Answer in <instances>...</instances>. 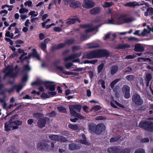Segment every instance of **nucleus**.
<instances>
[{
  "label": "nucleus",
  "mask_w": 153,
  "mask_h": 153,
  "mask_svg": "<svg viewBox=\"0 0 153 153\" xmlns=\"http://www.w3.org/2000/svg\"><path fill=\"white\" fill-rule=\"evenodd\" d=\"M22 124V121L19 120L18 115H14L10 117L8 122H7L4 123V130L6 131H9L11 130H13L18 129L19 126Z\"/></svg>",
  "instance_id": "f257e3e1"
},
{
  "label": "nucleus",
  "mask_w": 153,
  "mask_h": 153,
  "mask_svg": "<svg viewBox=\"0 0 153 153\" xmlns=\"http://www.w3.org/2000/svg\"><path fill=\"white\" fill-rule=\"evenodd\" d=\"M139 126L145 130L153 132V122L149 121L143 120L140 122Z\"/></svg>",
  "instance_id": "f03ea898"
},
{
  "label": "nucleus",
  "mask_w": 153,
  "mask_h": 153,
  "mask_svg": "<svg viewBox=\"0 0 153 153\" xmlns=\"http://www.w3.org/2000/svg\"><path fill=\"white\" fill-rule=\"evenodd\" d=\"M132 100L133 102L137 105H141L143 103V101L140 96L137 93L133 94Z\"/></svg>",
  "instance_id": "7ed1b4c3"
},
{
  "label": "nucleus",
  "mask_w": 153,
  "mask_h": 153,
  "mask_svg": "<svg viewBox=\"0 0 153 153\" xmlns=\"http://www.w3.org/2000/svg\"><path fill=\"white\" fill-rule=\"evenodd\" d=\"M97 51L98 58L108 57L110 56V53L106 49H97Z\"/></svg>",
  "instance_id": "20e7f679"
},
{
  "label": "nucleus",
  "mask_w": 153,
  "mask_h": 153,
  "mask_svg": "<svg viewBox=\"0 0 153 153\" xmlns=\"http://www.w3.org/2000/svg\"><path fill=\"white\" fill-rule=\"evenodd\" d=\"M82 107V105H80L76 104L70 105L69 106L70 113L76 114V111L75 110L77 111L80 112Z\"/></svg>",
  "instance_id": "39448f33"
},
{
  "label": "nucleus",
  "mask_w": 153,
  "mask_h": 153,
  "mask_svg": "<svg viewBox=\"0 0 153 153\" xmlns=\"http://www.w3.org/2000/svg\"><path fill=\"white\" fill-rule=\"evenodd\" d=\"M95 3L93 0H83L82 7L86 9H90L94 6Z\"/></svg>",
  "instance_id": "423d86ee"
},
{
  "label": "nucleus",
  "mask_w": 153,
  "mask_h": 153,
  "mask_svg": "<svg viewBox=\"0 0 153 153\" xmlns=\"http://www.w3.org/2000/svg\"><path fill=\"white\" fill-rule=\"evenodd\" d=\"M79 27L82 28H87L88 29L85 30V32L89 33L92 32L96 30V29L98 27V26H96L95 27H93L92 25L90 24H82L80 25Z\"/></svg>",
  "instance_id": "0eeeda50"
},
{
  "label": "nucleus",
  "mask_w": 153,
  "mask_h": 153,
  "mask_svg": "<svg viewBox=\"0 0 153 153\" xmlns=\"http://www.w3.org/2000/svg\"><path fill=\"white\" fill-rule=\"evenodd\" d=\"M54 82L51 81L44 82L43 85L45 87L46 89H49L51 91H54L55 90V85H52L51 84Z\"/></svg>",
  "instance_id": "6e6552de"
},
{
  "label": "nucleus",
  "mask_w": 153,
  "mask_h": 153,
  "mask_svg": "<svg viewBox=\"0 0 153 153\" xmlns=\"http://www.w3.org/2000/svg\"><path fill=\"white\" fill-rule=\"evenodd\" d=\"M85 57L86 58L89 59L98 58L97 49L88 52L86 55Z\"/></svg>",
  "instance_id": "1a4fd4ad"
},
{
  "label": "nucleus",
  "mask_w": 153,
  "mask_h": 153,
  "mask_svg": "<svg viewBox=\"0 0 153 153\" xmlns=\"http://www.w3.org/2000/svg\"><path fill=\"white\" fill-rule=\"evenodd\" d=\"M105 126L102 123H99L97 125L95 133L97 134H100L103 131H105Z\"/></svg>",
  "instance_id": "9d476101"
},
{
  "label": "nucleus",
  "mask_w": 153,
  "mask_h": 153,
  "mask_svg": "<svg viewBox=\"0 0 153 153\" xmlns=\"http://www.w3.org/2000/svg\"><path fill=\"white\" fill-rule=\"evenodd\" d=\"M122 91L124 93V97L126 99H128L130 97V88L127 85H124L122 88Z\"/></svg>",
  "instance_id": "9b49d317"
},
{
  "label": "nucleus",
  "mask_w": 153,
  "mask_h": 153,
  "mask_svg": "<svg viewBox=\"0 0 153 153\" xmlns=\"http://www.w3.org/2000/svg\"><path fill=\"white\" fill-rule=\"evenodd\" d=\"M22 88L23 86L21 84L18 85H15L10 89H6L5 91L9 93H10L13 92L15 90H16L17 92H19Z\"/></svg>",
  "instance_id": "f8f14e48"
},
{
  "label": "nucleus",
  "mask_w": 153,
  "mask_h": 153,
  "mask_svg": "<svg viewBox=\"0 0 153 153\" xmlns=\"http://www.w3.org/2000/svg\"><path fill=\"white\" fill-rule=\"evenodd\" d=\"M37 146L40 150L44 151L48 149L50 145H48L46 142H41L37 144Z\"/></svg>",
  "instance_id": "ddd939ff"
},
{
  "label": "nucleus",
  "mask_w": 153,
  "mask_h": 153,
  "mask_svg": "<svg viewBox=\"0 0 153 153\" xmlns=\"http://www.w3.org/2000/svg\"><path fill=\"white\" fill-rule=\"evenodd\" d=\"M123 4V6L126 7H132L134 8L135 7L137 6H140L144 5V3H141L139 4L138 3L135 1L127 2L126 4Z\"/></svg>",
  "instance_id": "4468645a"
},
{
  "label": "nucleus",
  "mask_w": 153,
  "mask_h": 153,
  "mask_svg": "<svg viewBox=\"0 0 153 153\" xmlns=\"http://www.w3.org/2000/svg\"><path fill=\"white\" fill-rule=\"evenodd\" d=\"M66 46L64 43H60L58 45H55L51 47V51L53 52L55 50H59L65 47Z\"/></svg>",
  "instance_id": "2eb2a0df"
},
{
  "label": "nucleus",
  "mask_w": 153,
  "mask_h": 153,
  "mask_svg": "<svg viewBox=\"0 0 153 153\" xmlns=\"http://www.w3.org/2000/svg\"><path fill=\"white\" fill-rule=\"evenodd\" d=\"M81 53H76L70 55L69 56L65 58L64 59V60L65 62L72 60L77 57H79L81 55Z\"/></svg>",
  "instance_id": "dca6fc26"
},
{
  "label": "nucleus",
  "mask_w": 153,
  "mask_h": 153,
  "mask_svg": "<svg viewBox=\"0 0 153 153\" xmlns=\"http://www.w3.org/2000/svg\"><path fill=\"white\" fill-rule=\"evenodd\" d=\"M120 149L118 146H113L108 149L107 152L108 153H119Z\"/></svg>",
  "instance_id": "f3484780"
},
{
  "label": "nucleus",
  "mask_w": 153,
  "mask_h": 153,
  "mask_svg": "<svg viewBox=\"0 0 153 153\" xmlns=\"http://www.w3.org/2000/svg\"><path fill=\"white\" fill-rule=\"evenodd\" d=\"M87 48L88 49H91L93 48H96L100 47V45L96 43L91 42L86 44Z\"/></svg>",
  "instance_id": "a211bd4d"
},
{
  "label": "nucleus",
  "mask_w": 153,
  "mask_h": 153,
  "mask_svg": "<svg viewBox=\"0 0 153 153\" xmlns=\"http://www.w3.org/2000/svg\"><path fill=\"white\" fill-rule=\"evenodd\" d=\"M134 50L136 52H143L144 51V47L141 44H136L134 45Z\"/></svg>",
  "instance_id": "6ab92c4d"
},
{
  "label": "nucleus",
  "mask_w": 153,
  "mask_h": 153,
  "mask_svg": "<svg viewBox=\"0 0 153 153\" xmlns=\"http://www.w3.org/2000/svg\"><path fill=\"white\" fill-rule=\"evenodd\" d=\"M82 146L80 144H77L74 143H72L69 145V149L71 150L80 149Z\"/></svg>",
  "instance_id": "aec40b11"
},
{
  "label": "nucleus",
  "mask_w": 153,
  "mask_h": 153,
  "mask_svg": "<svg viewBox=\"0 0 153 153\" xmlns=\"http://www.w3.org/2000/svg\"><path fill=\"white\" fill-rule=\"evenodd\" d=\"M100 8L98 7L91 9L89 11L90 14L93 15L98 14L100 13Z\"/></svg>",
  "instance_id": "412c9836"
},
{
  "label": "nucleus",
  "mask_w": 153,
  "mask_h": 153,
  "mask_svg": "<svg viewBox=\"0 0 153 153\" xmlns=\"http://www.w3.org/2000/svg\"><path fill=\"white\" fill-rule=\"evenodd\" d=\"M46 120L45 118H40L38 120V125L40 128H42L45 126Z\"/></svg>",
  "instance_id": "4be33fe9"
},
{
  "label": "nucleus",
  "mask_w": 153,
  "mask_h": 153,
  "mask_svg": "<svg viewBox=\"0 0 153 153\" xmlns=\"http://www.w3.org/2000/svg\"><path fill=\"white\" fill-rule=\"evenodd\" d=\"M96 127L97 125L94 123H89L88 125V128L90 131V132L95 133Z\"/></svg>",
  "instance_id": "5701e85b"
},
{
  "label": "nucleus",
  "mask_w": 153,
  "mask_h": 153,
  "mask_svg": "<svg viewBox=\"0 0 153 153\" xmlns=\"http://www.w3.org/2000/svg\"><path fill=\"white\" fill-rule=\"evenodd\" d=\"M32 56L34 57H35L38 59H40V57L38 54L37 52L35 49H33V51L32 53L30 54H29L28 56L29 58H30V57Z\"/></svg>",
  "instance_id": "b1692460"
},
{
  "label": "nucleus",
  "mask_w": 153,
  "mask_h": 153,
  "mask_svg": "<svg viewBox=\"0 0 153 153\" xmlns=\"http://www.w3.org/2000/svg\"><path fill=\"white\" fill-rule=\"evenodd\" d=\"M119 67L117 65H113L111 67V74L113 75L117 73L119 70Z\"/></svg>",
  "instance_id": "393cba45"
},
{
  "label": "nucleus",
  "mask_w": 153,
  "mask_h": 153,
  "mask_svg": "<svg viewBox=\"0 0 153 153\" xmlns=\"http://www.w3.org/2000/svg\"><path fill=\"white\" fill-rule=\"evenodd\" d=\"M81 5L80 2L79 1L75 2V0H74V1L70 4L69 6L75 9L80 7Z\"/></svg>",
  "instance_id": "a878e982"
},
{
  "label": "nucleus",
  "mask_w": 153,
  "mask_h": 153,
  "mask_svg": "<svg viewBox=\"0 0 153 153\" xmlns=\"http://www.w3.org/2000/svg\"><path fill=\"white\" fill-rule=\"evenodd\" d=\"M82 137L83 140L80 139L79 140L80 143L82 144L85 145H89L88 143L87 140V138L85 135L83 133H82L81 135Z\"/></svg>",
  "instance_id": "bb28decb"
},
{
  "label": "nucleus",
  "mask_w": 153,
  "mask_h": 153,
  "mask_svg": "<svg viewBox=\"0 0 153 153\" xmlns=\"http://www.w3.org/2000/svg\"><path fill=\"white\" fill-rule=\"evenodd\" d=\"M130 47V45L128 44H120L116 47V48L117 49H125V48H129Z\"/></svg>",
  "instance_id": "cd10ccee"
},
{
  "label": "nucleus",
  "mask_w": 153,
  "mask_h": 153,
  "mask_svg": "<svg viewBox=\"0 0 153 153\" xmlns=\"http://www.w3.org/2000/svg\"><path fill=\"white\" fill-rule=\"evenodd\" d=\"M56 68L62 71L64 74L66 75H72V72L64 71V68L62 66H58Z\"/></svg>",
  "instance_id": "c85d7f7f"
},
{
  "label": "nucleus",
  "mask_w": 153,
  "mask_h": 153,
  "mask_svg": "<svg viewBox=\"0 0 153 153\" xmlns=\"http://www.w3.org/2000/svg\"><path fill=\"white\" fill-rule=\"evenodd\" d=\"M75 40L74 38L70 39H66L65 41V44L68 45H71L74 43Z\"/></svg>",
  "instance_id": "c756f323"
},
{
  "label": "nucleus",
  "mask_w": 153,
  "mask_h": 153,
  "mask_svg": "<svg viewBox=\"0 0 153 153\" xmlns=\"http://www.w3.org/2000/svg\"><path fill=\"white\" fill-rule=\"evenodd\" d=\"M66 20L67 23L68 24L69 26L71 24H74L76 22V20L75 18H69Z\"/></svg>",
  "instance_id": "7c9ffc66"
},
{
  "label": "nucleus",
  "mask_w": 153,
  "mask_h": 153,
  "mask_svg": "<svg viewBox=\"0 0 153 153\" xmlns=\"http://www.w3.org/2000/svg\"><path fill=\"white\" fill-rule=\"evenodd\" d=\"M121 137L120 135H119L116 137H111L110 140V141L111 143H113L118 141L121 138Z\"/></svg>",
  "instance_id": "2f4dec72"
},
{
  "label": "nucleus",
  "mask_w": 153,
  "mask_h": 153,
  "mask_svg": "<svg viewBox=\"0 0 153 153\" xmlns=\"http://www.w3.org/2000/svg\"><path fill=\"white\" fill-rule=\"evenodd\" d=\"M121 80L120 78L116 79L112 81L110 84V87L113 89L114 87V85L116 84L118 82Z\"/></svg>",
  "instance_id": "473e14b6"
},
{
  "label": "nucleus",
  "mask_w": 153,
  "mask_h": 153,
  "mask_svg": "<svg viewBox=\"0 0 153 153\" xmlns=\"http://www.w3.org/2000/svg\"><path fill=\"white\" fill-rule=\"evenodd\" d=\"M68 127L73 130L76 131L78 128V126L76 124L73 125L71 124H69L68 125Z\"/></svg>",
  "instance_id": "72a5a7b5"
},
{
  "label": "nucleus",
  "mask_w": 153,
  "mask_h": 153,
  "mask_svg": "<svg viewBox=\"0 0 153 153\" xmlns=\"http://www.w3.org/2000/svg\"><path fill=\"white\" fill-rule=\"evenodd\" d=\"M39 46L43 51L44 52L46 51L47 45V44L45 43L42 42L41 43Z\"/></svg>",
  "instance_id": "f704fd0d"
},
{
  "label": "nucleus",
  "mask_w": 153,
  "mask_h": 153,
  "mask_svg": "<svg viewBox=\"0 0 153 153\" xmlns=\"http://www.w3.org/2000/svg\"><path fill=\"white\" fill-rule=\"evenodd\" d=\"M104 66L103 63H101L97 67V71L98 74L100 73L102 71Z\"/></svg>",
  "instance_id": "c9c22d12"
},
{
  "label": "nucleus",
  "mask_w": 153,
  "mask_h": 153,
  "mask_svg": "<svg viewBox=\"0 0 153 153\" xmlns=\"http://www.w3.org/2000/svg\"><path fill=\"white\" fill-rule=\"evenodd\" d=\"M70 114L72 116L77 118L78 119H79L80 120H82L84 118V117L82 116L77 112H76V114L70 113Z\"/></svg>",
  "instance_id": "e433bc0d"
},
{
  "label": "nucleus",
  "mask_w": 153,
  "mask_h": 153,
  "mask_svg": "<svg viewBox=\"0 0 153 153\" xmlns=\"http://www.w3.org/2000/svg\"><path fill=\"white\" fill-rule=\"evenodd\" d=\"M57 109L60 112H61L64 113H67V110L66 108L62 106L57 107Z\"/></svg>",
  "instance_id": "4c0bfd02"
},
{
  "label": "nucleus",
  "mask_w": 153,
  "mask_h": 153,
  "mask_svg": "<svg viewBox=\"0 0 153 153\" xmlns=\"http://www.w3.org/2000/svg\"><path fill=\"white\" fill-rule=\"evenodd\" d=\"M49 137L51 140L58 141L59 138V136L56 135L51 134L49 136Z\"/></svg>",
  "instance_id": "58836bf2"
},
{
  "label": "nucleus",
  "mask_w": 153,
  "mask_h": 153,
  "mask_svg": "<svg viewBox=\"0 0 153 153\" xmlns=\"http://www.w3.org/2000/svg\"><path fill=\"white\" fill-rule=\"evenodd\" d=\"M126 78L128 81H132L134 79L135 76L133 75H128L126 77Z\"/></svg>",
  "instance_id": "ea45409f"
},
{
  "label": "nucleus",
  "mask_w": 153,
  "mask_h": 153,
  "mask_svg": "<svg viewBox=\"0 0 153 153\" xmlns=\"http://www.w3.org/2000/svg\"><path fill=\"white\" fill-rule=\"evenodd\" d=\"M43 114L40 113H36L33 114V116L36 118L37 119H39L41 118L42 116H43Z\"/></svg>",
  "instance_id": "a19ab883"
},
{
  "label": "nucleus",
  "mask_w": 153,
  "mask_h": 153,
  "mask_svg": "<svg viewBox=\"0 0 153 153\" xmlns=\"http://www.w3.org/2000/svg\"><path fill=\"white\" fill-rule=\"evenodd\" d=\"M58 138H59L58 141H59L60 142H65L68 141L67 139L63 136H59Z\"/></svg>",
  "instance_id": "79ce46f5"
},
{
  "label": "nucleus",
  "mask_w": 153,
  "mask_h": 153,
  "mask_svg": "<svg viewBox=\"0 0 153 153\" xmlns=\"http://www.w3.org/2000/svg\"><path fill=\"white\" fill-rule=\"evenodd\" d=\"M43 82H44L40 80L37 81L32 82L31 83V85L33 86L34 85H43Z\"/></svg>",
  "instance_id": "37998d69"
},
{
  "label": "nucleus",
  "mask_w": 153,
  "mask_h": 153,
  "mask_svg": "<svg viewBox=\"0 0 153 153\" xmlns=\"http://www.w3.org/2000/svg\"><path fill=\"white\" fill-rule=\"evenodd\" d=\"M8 72H10V77H12L13 78H15L17 76V72L16 73H13V70H10L8 71Z\"/></svg>",
  "instance_id": "c03bdc74"
},
{
  "label": "nucleus",
  "mask_w": 153,
  "mask_h": 153,
  "mask_svg": "<svg viewBox=\"0 0 153 153\" xmlns=\"http://www.w3.org/2000/svg\"><path fill=\"white\" fill-rule=\"evenodd\" d=\"M113 5V3L112 2H105L104 3V7L105 8L109 7H111Z\"/></svg>",
  "instance_id": "a18cd8bd"
},
{
  "label": "nucleus",
  "mask_w": 153,
  "mask_h": 153,
  "mask_svg": "<svg viewBox=\"0 0 153 153\" xmlns=\"http://www.w3.org/2000/svg\"><path fill=\"white\" fill-rule=\"evenodd\" d=\"M30 69L28 65H25L23 66L22 71H29L30 70Z\"/></svg>",
  "instance_id": "49530a36"
},
{
  "label": "nucleus",
  "mask_w": 153,
  "mask_h": 153,
  "mask_svg": "<svg viewBox=\"0 0 153 153\" xmlns=\"http://www.w3.org/2000/svg\"><path fill=\"white\" fill-rule=\"evenodd\" d=\"M146 81H150L152 79V76L151 74H147L146 76Z\"/></svg>",
  "instance_id": "de8ad7c7"
},
{
  "label": "nucleus",
  "mask_w": 153,
  "mask_h": 153,
  "mask_svg": "<svg viewBox=\"0 0 153 153\" xmlns=\"http://www.w3.org/2000/svg\"><path fill=\"white\" fill-rule=\"evenodd\" d=\"M41 97L42 98L45 99L48 98L50 97V96L48 94L45 93H43L41 95Z\"/></svg>",
  "instance_id": "09e8293b"
},
{
  "label": "nucleus",
  "mask_w": 153,
  "mask_h": 153,
  "mask_svg": "<svg viewBox=\"0 0 153 153\" xmlns=\"http://www.w3.org/2000/svg\"><path fill=\"white\" fill-rule=\"evenodd\" d=\"M123 20L124 19H122L120 17L117 18V22L119 24H121L124 23Z\"/></svg>",
  "instance_id": "8fccbe9b"
},
{
  "label": "nucleus",
  "mask_w": 153,
  "mask_h": 153,
  "mask_svg": "<svg viewBox=\"0 0 153 153\" xmlns=\"http://www.w3.org/2000/svg\"><path fill=\"white\" fill-rule=\"evenodd\" d=\"M136 57V56L133 55H129L126 56L125 58V59H133Z\"/></svg>",
  "instance_id": "3c124183"
},
{
  "label": "nucleus",
  "mask_w": 153,
  "mask_h": 153,
  "mask_svg": "<svg viewBox=\"0 0 153 153\" xmlns=\"http://www.w3.org/2000/svg\"><path fill=\"white\" fill-rule=\"evenodd\" d=\"M102 21L101 18L98 16L96 17L93 20V22L95 23H99L102 22Z\"/></svg>",
  "instance_id": "603ef678"
},
{
  "label": "nucleus",
  "mask_w": 153,
  "mask_h": 153,
  "mask_svg": "<svg viewBox=\"0 0 153 153\" xmlns=\"http://www.w3.org/2000/svg\"><path fill=\"white\" fill-rule=\"evenodd\" d=\"M99 82L101 84V86L102 87V88L104 89H105V82L104 81V80L102 79H100L99 80Z\"/></svg>",
  "instance_id": "864d4df0"
},
{
  "label": "nucleus",
  "mask_w": 153,
  "mask_h": 153,
  "mask_svg": "<svg viewBox=\"0 0 153 153\" xmlns=\"http://www.w3.org/2000/svg\"><path fill=\"white\" fill-rule=\"evenodd\" d=\"M124 23H129L133 21L132 19L131 18H128L124 19Z\"/></svg>",
  "instance_id": "5fc2aeb1"
},
{
  "label": "nucleus",
  "mask_w": 153,
  "mask_h": 153,
  "mask_svg": "<svg viewBox=\"0 0 153 153\" xmlns=\"http://www.w3.org/2000/svg\"><path fill=\"white\" fill-rule=\"evenodd\" d=\"M130 150L128 148H126L122 150L120 152V153H130Z\"/></svg>",
  "instance_id": "6e6d98bb"
},
{
  "label": "nucleus",
  "mask_w": 153,
  "mask_h": 153,
  "mask_svg": "<svg viewBox=\"0 0 153 153\" xmlns=\"http://www.w3.org/2000/svg\"><path fill=\"white\" fill-rule=\"evenodd\" d=\"M147 10V11H148L149 15L152 16L153 15V8L152 7H149Z\"/></svg>",
  "instance_id": "4d7b16f0"
},
{
  "label": "nucleus",
  "mask_w": 153,
  "mask_h": 153,
  "mask_svg": "<svg viewBox=\"0 0 153 153\" xmlns=\"http://www.w3.org/2000/svg\"><path fill=\"white\" fill-rule=\"evenodd\" d=\"M101 108V107L100 105H96L92 108V109L95 111H98Z\"/></svg>",
  "instance_id": "13d9d810"
},
{
  "label": "nucleus",
  "mask_w": 153,
  "mask_h": 153,
  "mask_svg": "<svg viewBox=\"0 0 153 153\" xmlns=\"http://www.w3.org/2000/svg\"><path fill=\"white\" fill-rule=\"evenodd\" d=\"M28 79V76L26 74L24 75L22 78V82H26Z\"/></svg>",
  "instance_id": "bf43d9fd"
},
{
  "label": "nucleus",
  "mask_w": 153,
  "mask_h": 153,
  "mask_svg": "<svg viewBox=\"0 0 153 153\" xmlns=\"http://www.w3.org/2000/svg\"><path fill=\"white\" fill-rule=\"evenodd\" d=\"M28 11V10L25 8H21L19 10V12L21 14L24 13L25 12H27Z\"/></svg>",
  "instance_id": "052dcab7"
},
{
  "label": "nucleus",
  "mask_w": 153,
  "mask_h": 153,
  "mask_svg": "<svg viewBox=\"0 0 153 153\" xmlns=\"http://www.w3.org/2000/svg\"><path fill=\"white\" fill-rule=\"evenodd\" d=\"M32 2L30 1H26L24 3L25 6L27 5L29 7H31L32 6Z\"/></svg>",
  "instance_id": "680f3d73"
},
{
  "label": "nucleus",
  "mask_w": 153,
  "mask_h": 153,
  "mask_svg": "<svg viewBox=\"0 0 153 153\" xmlns=\"http://www.w3.org/2000/svg\"><path fill=\"white\" fill-rule=\"evenodd\" d=\"M48 94L50 96V97H53L56 95V92L53 91H50L48 93Z\"/></svg>",
  "instance_id": "e2e57ef3"
},
{
  "label": "nucleus",
  "mask_w": 153,
  "mask_h": 153,
  "mask_svg": "<svg viewBox=\"0 0 153 153\" xmlns=\"http://www.w3.org/2000/svg\"><path fill=\"white\" fill-rule=\"evenodd\" d=\"M53 30L55 32H60L62 31V28L59 27H55L53 28Z\"/></svg>",
  "instance_id": "0e129e2a"
},
{
  "label": "nucleus",
  "mask_w": 153,
  "mask_h": 153,
  "mask_svg": "<svg viewBox=\"0 0 153 153\" xmlns=\"http://www.w3.org/2000/svg\"><path fill=\"white\" fill-rule=\"evenodd\" d=\"M149 33V32L146 29H143V31L141 33V35L143 36H144L146 35L148 33Z\"/></svg>",
  "instance_id": "69168bd1"
},
{
  "label": "nucleus",
  "mask_w": 153,
  "mask_h": 153,
  "mask_svg": "<svg viewBox=\"0 0 153 153\" xmlns=\"http://www.w3.org/2000/svg\"><path fill=\"white\" fill-rule=\"evenodd\" d=\"M87 36L85 34H83L80 37V40L81 41H85L87 40Z\"/></svg>",
  "instance_id": "338daca9"
},
{
  "label": "nucleus",
  "mask_w": 153,
  "mask_h": 153,
  "mask_svg": "<svg viewBox=\"0 0 153 153\" xmlns=\"http://www.w3.org/2000/svg\"><path fill=\"white\" fill-rule=\"evenodd\" d=\"M134 153H145V152L143 149H138L136 150Z\"/></svg>",
  "instance_id": "774afa93"
}]
</instances>
